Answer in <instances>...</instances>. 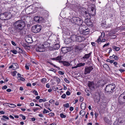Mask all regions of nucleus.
<instances>
[{"label": "nucleus", "mask_w": 125, "mask_h": 125, "mask_svg": "<svg viewBox=\"0 0 125 125\" xmlns=\"http://www.w3.org/2000/svg\"><path fill=\"white\" fill-rule=\"evenodd\" d=\"M13 25L15 30L20 31L23 29L25 24L24 21L21 20H18L14 22Z\"/></svg>", "instance_id": "1"}, {"label": "nucleus", "mask_w": 125, "mask_h": 125, "mask_svg": "<svg viewBox=\"0 0 125 125\" xmlns=\"http://www.w3.org/2000/svg\"><path fill=\"white\" fill-rule=\"evenodd\" d=\"M71 40L73 42H81L84 41L85 39L83 37L79 36L76 35H73L71 37Z\"/></svg>", "instance_id": "2"}, {"label": "nucleus", "mask_w": 125, "mask_h": 125, "mask_svg": "<svg viewBox=\"0 0 125 125\" xmlns=\"http://www.w3.org/2000/svg\"><path fill=\"white\" fill-rule=\"evenodd\" d=\"M71 21L72 23L79 26L82 25L83 22L82 20L78 17H73L71 19Z\"/></svg>", "instance_id": "3"}, {"label": "nucleus", "mask_w": 125, "mask_h": 125, "mask_svg": "<svg viewBox=\"0 0 125 125\" xmlns=\"http://www.w3.org/2000/svg\"><path fill=\"white\" fill-rule=\"evenodd\" d=\"M115 86L113 84H109L106 85L104 89L105 92L108 93L109 94L113 93V90L115 89Z\"/></svg>", "instance_id": "4"}, {"label": "nucleus", "mask_w": 125, "mask_h": 125, "mask_svg": "<svg viewBox=\"0 0 125 125\" xmlns=\"http://www.w3.org/2000/svg\"><path fill=\"white\" fill-rule=\"evenodd\" d=\"M82 13L84 15L86 19L90 18V14L87 11L86 9L85 8H83L81 9Z\"/></svg>", "instance_id": "5"}, {"label": "nucleus", "mask_w": 125, "mask_h": 125, "mask_svg": "<svg viewBox=\"0 0 125 125\" xmlns=\"http://www.w3.org/2000/svg\"><path fill=\"white\" fill-rule=\"evenodd\" d=\"M42 29L41 26L39 25L33 26L32 28V31L34 33H37L40 31Z\"/></svg>", "instance_id": "6"}, {"label": "nucleus", "mask_w": 125, "mask_h": 125, "mask_svg": "<svg viewBox=\"0 0 125 125\" xmlns=\"http://www.w3.org/2000/svg\"><path fill=\"white\" fill-rule=\"evenodd\" d=\"M85 46V44H81L78 45H76L74 47L75 50L76 52H79L84 48Z\"/></svg>", "instance_id": "7"}, {"label": "nucleus", "mask_w": 125, "mask_h": 125, "mask_svg": "<svg viewBox=\"0 0 125 125\" xmlns=\"http://www.w3.org/2000/svg\"><path fill=\"white\" fill-rule=\"evenodd\" d=\"M93 68L92 66L85 67L84 69V74L86 75L87 74L90 73L93 70Z\"/></svg>", "instance_id": "8"}, {"label": "nucleus", "mask_w": 125, "mask_h": 125, "mask_svg": "<svg viewBox=\"0 0 125 125\" xmlns=\"http://www.w3.org/2000/svg\"><path fill=\"white\" fill-rule=\"evenodd\" d=\"M95 84L93 81H89L88 82V86L91 90H93L95 89Z\"/></svg>", "instance_id": "9"}, {"label": "nucleus", "mask_w": 125, "mask_h": 125, "mask_svg": "<svg viewBox=\"0 0 125 125\" xmlns=\"http://www.w3.org/2000/svg\"><path fill=\"white\" fill-rule=\"evenodd\" d=\"M43 46L40 45L37 47L36 48V51L39 52H42L45 51V49L44 48Z\"/></svg>", "instance_id": "10"}, {"label": "nucleus", "mask_w": 125, "mask_h": 125, "mask_svg": "<svg viewBox=\"0 0 125 125\" xmlns=\"http://www.w3.org/2000/svg\"><path fill=\"white\" fill-rule=\"evenodd\" d=\"M118 121L120 125H125V118H119Z\"/></svg>", "instance_id": "11"}, {"label": "nucleus", "mask_w": 125, "mask_h": 125, "mask_svg": "<svg viewBox=\"0 0 125 125\" xmlns=\"http://www.w3.org/2000/svg\"><path fill=\"white\" fill-rule=\"evenodd\" d=\"M123 94H121L119 97V102L120 104H123L125 103V100L122 97V96H123Z\"/></svg>", "instance_id": "12"}, {"label": "nucleus", "mask_w": 125, "mask_h": 125, "mask_svg": "<svg viewBox=\"0 0 125 125\" xmlns=\"http://www.w3.org/2000/svg\"><path fill=\"white\" fill-rule=\"evenodd\" d=\"M5 14L6 20H9L12 17V15L10 12H5Z\"/></svg>", "instance_id": "13"}, {"label": "nucleus", "mask_w": 125, "mask_h": 125, "mask_svg": "<svg viewBox=\"0 0 125 125\" xmlns=\"http://www.w3.org/2000/svg\"><path fill=\"white\" fill-rule=\"evenodd\" d=\"M91 10L90 11V12L89 13L90 15L94 16L95 14V10L93 7H92L91 9Z\"/></svg>", "instance_id": "14"}, {"label": "nucleus", "mask_w": 125, "mask_h": 125, "mask_svg": "<svg viewBox=\"0 0 125 125\" xmlns=\"http://www.w3.org/2000/svg\"><path fill=\"white\" fill-rule=\"evenodd\" d=\"M85 23L86 25L88 26L91 27L93 26V22L91 21L90 20H89V19H88V20H87V21H86Z\"/></svg>", "instance_id": "15"}, {"label": "nucleus", "mask_w": 125, "mask_h": 125, "mask_svg": "<svg viewBox=\"0 0 125 125\" xmlns=\"http://www.w3.org/2000/svg\"><path fill=\"white\" fill-rule=\"evenodd\" d=\"M103 82V81L102 80L98 81L96 84V87H98L101 86H103L104 85V84H103L101 83Z\"/></svg>", "instance_id": "16"}, {"label": "nucleus", "mask_w": 125, "mask_h": 125, "mask_svg": "<svg viewBox=\"0 0 125 125\" xmlns=\"http://www.w3.org/2000/svg\"><path fill=\"white\" fill-rule=\"evenodd\" d=\"M0 19L2 20H6L5 12L4 13H2L0 14Z\"/></svg>", "instance_id": "17"}, {"label": "nucleus", "mask_w": 125, "mask_h": 125, "mask_svg": "<svg viewBox=\"0 0 125 125\" xmlns=\"http://www.w3.org/2000/svg\"><path fill=\"white\" fill-rule=\"evenodd\" d=\"M61 62L64 66H69L72 65L70 64V63H69V62L66 61H61Z\"/></svg>", "instance_id": "18"}, {"label": "nucleus", "mask_w": 125, "mask_h": 125, "mask_svg": "<svg viewBox=\"0 0 125 125\" xmlns=\"http://www.w3.org/2000/svg\"><path fill=\"white\" fill-rule=\"evenodd\" d=\"M87 28V27H86L85 26H80L79 28V30L83 32L84 30H85Z\"/></svg>", "instance_id": "19"}, {"label": "nucleus", "mask_w": 125, "mask_h": 125, "mask_svg": "<svg viewBox=\"0 0 125 125\" xmlns=\"http://www.w3.org/2000/svg\"><path fill=\"white\" fill-rule=\"evenodd\" d=\"M91 54V53H90L87 54H85L84 56H83L82 58L83 59H87L88 58L90 57Z\"/></svg>", "instance_id": "20"}, {"label": "nucleus", "mask_w": 125, "mask_h": 125, "mask_svg": "<svg viewBox=\"0 0 125 125\" xmlns=\"http://www.w3.org/2000/svg\"><path fill=\"white\" fill-rule=\"evenodd\" d=\"M42 45L44 46V48L45 49V48H48L50 46V44L48 42H44L43 44Z\"/></svg>", "instance_id": "21"}, {"label": "nucleus", "mask_w": 125, "mask_h": 125, "mask_svg": "<svg viewBox=\"0 0 125 125\" xmlns=\"http://www.w3.org/2000/svg\"><path fill=\"white\" fill-rule=\"evenodd\" d=\"M86 104L84 103H82L81 105V107L82 110H84L86 108Z\"/></svg>", "instance_id": "22"}, {"label": "nucleus", "mask_w": 125, "mask_h": 125, "mask_svg": "<svg viewBox=\"0 0 125 125\" xmlns=\"http://www.w3.org/2000/svg\"><path fill=\"white\" fill-rule=\"evenodd\" d=\"M62 52L63 53H66L68 52V50L66 47H63L61 49Z\"/></svg>", "instance_id": "23"}, {"label": "nucleus", "mask_w": 125, "mask_h": 125, "mask_svg": "<svg viewBox=\"0 0 125 125\" xmlns=\"http://www.w3.org/2000/svg\"><path fill=\"white\" fill-rule=\"evenodd\" d=\"M62 59V57L61 56H58L56 58H54V59L55 60H56L58 61L60 63H61V62L62 61H61Z\"/></svg>", "instance_id": "24"}, {"label": "nucleus", "mask_w": 125, "mask_h": 125, "mask_svg": "<svg viewBox=\"0 0 125 125\" xmlns=\"http://www.w3.org/2000/svg\"><path fill=\"white\" fill-rule=\"evenodd\" d=\"M59 45L58 43H55L53 46V48L54 49H58L59 48Z\"/></svg>", "instance_id": "25"}, {"label": "nucleus", "mask_w": 125, "mask_h": 125, "mask_svg": "<svg viewBox=\"0 0 125 125\" xmlns=\"http://www.w3.org/2000/svg\"><path fill=\"white\" fill-rule=\"evenodd\" d=\"M14 66H16V68H18V64H14V65H11L9 67V68L10 69V68H13V70H15V67Z\"/></svg>", "instance_id": "26"}, {"label": "nucleus", "mask_w": 125, "mask_h": 125, "mask_svg": "<svg viewBox=\"0 0 125 125\" xmlns=\"http://www.w3.org/2000/svg\"><path fill=\"white\" fill-rule=\"evenodd\" d=\"M112 47L116 51H118L120 49L119 47H116L115 46H113Z\"/></svg>", "instance_id": "27"}, {"label": "nucleus", "mask_w": 125, "mask_h": 125, "mask_svg": "<svg viewBox=\"0 0 125 125\" xmlns=\"http://www.w3.org/2000/svg\"><path fill=\"white\" fill-rule=\"evenodd\" d=\"M39 17L38 16H35L34 18V21L38 22H39Z\"/></svg>", "instance_id": "28"}, {"label": "nucleus", "mask_w": 125, "mask_h": 125, "mask_svg": "<svg viewBox=\"0 0 125 125\" xmlns=\"http://www.w3.org/2000/svg\"><path fill=\"white\" fill-rule=\"evenodd\" d=\"M85 113L83 110H81L79 113V114L82 116H83L85 115Z\"/></svg>", "instance_id": "29"}, {"label": "nucleus", "mask_w": 125, "mask_h": 125, "mask_svg": "<svg viewBox=\"0 0 125 125\" xmlns=\"http://www.w3.org/2000/svg\"><path fill=\"white\" fill-rule=\"evenodd\" d=\"M17 79L18 80H20L22 81H24L25 80V79L24 78L21 76L18 77Z\"/></svg>", "instance_id": "30"}, {"label": "nucleus", "mask_w": 125, "mask_h": 125, "mask_svg": "<svg viewBox=\"0 0 125 125\" xmlns=\"http://www.w3.org/2000/svg\"><path fill=\"white\" fill-rule=\"evenodd\" d=\"M46 81L47 79L45 78H43L41 79V82L42 83H44L46 82Z\"/></svg>", "instance_id": "31"}, {"label": "nucleus", "mask_w": 125, "mask_h": 125, "mask_svg": "<svg viewBox=\"0 0 125 125\" xmlns=\"http://www.w3.org/2000/svg\"><path fill=\"white\" fill-rule=\"evenodd\" d=\"M85 65V63H80L79 64H78L77 65V66L78 67H80L81 66H84Z\"/></svg>", "instance_id": "32"}, {"label": "nucleus", "mask_w": 125, "mask_h": 125, "mask_svg": "<svg viewBox=\"0 0 125 125\" xmlns=\"http://www.w3.org/2000/svg\"><path fill=\"white\" fill-rule=\"evenodd\" d=\"M2 117H3V118H1V119L2 120H5L4 118H5L7 120H9V117L7 116L4 115Z\"/></svg>", "instance_id": "33"}, {"label": "nucleus", "mask_w": 125, "mask_h": 125, "mask_svg": "<svg viewBox=\"0 0 125 125\" xmlns=\"http://www.w3.org/2000/svg\"><path fill=\"white\" fill-rule=\"evenodd\" d=\"M46 101V100L45 98L43 99H39V102L40 103H42V102H44Z\"/></svg>", "instance_id": "34"}, {"label": "nucleus", "mask_w": 125, "mask_h": 125, "mask_svg": "<svg viewBox=\"0 0 125 125\" xmlns=\"http://www.w3.org/2000/svg\"><path fill=\"white\" fill-rule=\"evenodd\" d=\"M26 40H27L26 41L28 43H30L32 42L31 41L32 39L31 38H28H28H27V39H26Z\"/></svg>", "instance_id": "35"}, {"label": "nucleus", "mask_w": 125, "mask_h": 125, "mask_svg": "<svg viewBox=\"0 0 125 125\" xmlns=\"http://www.w3.org/2000/svg\"><path fill=\"white\" fill-rule=\"evenodd\" d=\"M60 116L62 118H64L66 117V115H63L62 113H61L60 115Z\"/></svg>", "instance_id": "36"}, {"label": "nucleus", "mask_w": 125, "mask_h": 125, "mask_svg": "<svg viewBox=\"0 0 125 125\" xmlns=\"http://www.w3.org/2000/svg\"><path fill=\"white\" fill-rule=\"evenodd\" d=\"M49 111L47 110H46L45 109H44L43 110V114H46L48 113H49Z\"/></svg>", "instance_id": "37"}, {"label": "nucleus", "mask_w": 125, "mask_h": 125, "mask_svg": "<svg viewBox=\"0 0 125 125\" xmlns=\"http://www.w3.org/2000/svg\"><path fill=\"white\" fill-rule=\"evenodd\" d=\"M105 35L104 33V32H102L101 33V35L99 37H100V38H103L104 37Z\"/></svg>", "instance_id": "38"}, {"label": "nucleus", "mask_w": 125, "mask_h": 125, "mask_svg": "<svg viewBox=\"0 0 125 125\" xmlns=\"http://www.w3.org/2000/svg\"><path fill=\"white\" fill-rule=\"evenodd\" d=\"M63 106L66 108H68L69 106V104L68 103H67L66 104L63 105Z\"/></svg>", "instance_id": "39"}, {"label": "nucleus", "mask_w": 125, "mask_h": 125, "mask_svg": "<svg viewBox=\"0 0 125 125\" xmlns=\"http://www.w3.org/2000/svg\"><path fill=\"white\" fill-rule=\"evenodd\" d=\"M89 31V29H88V28H87L86 29H85V30H84V31L83 32V33H85L86 32H88Z\"/></svg>", "instance_id": "40"}, {"label": "nucleus", "mask_w": 125, "mask_h": 125, "mask_svg": "<svg viewBox=\"0 0 125 125\" xmlns=\"http://www.w3.org/2000/svg\"><path fill=\"white\" fill-rule=\"evenodd\" d=\"M19 116H20L21 117L23 120H25V116H23V115L22 114H20L19 115Z\"/></svg>", "instance_id": "41"}, {"label": "nucleus", "mask_w": 125, "mask_h": 125, "mask_svg": "<svg viewBox=\"0 0 125 125\" xmlns=\"http://www.w3.org/2000/svg\"><path fill=\"white\" fill-rule=\"evenodd\" d=\"M101 38L99 37L98 39L96 40V42L98 43H99V42H101Z\"/></svg>", "instance_id": "42"}, {"label": "nucleus", "mask_w": 125, "mask_h": 125, "mask_svg": "<svg viewBox=\"0 0 125 125\" xmlns=\"http://www.w3.org/2000/svg\"><path fill=\"white\" fill-rule=\"evenodd\" d=\"M109 45V42L105 44H104L103 46V48H104L105 47Z\"/></svg>", "instance_id": "43"}, {"label": "nucleus", "mask_w": 125, "mask_h": 125, "mask_svg": "<svg viewBox=\"0 0 125 125\" xmlns=\"http://www.w3.org/2000/svg\"><path fill=\"white\" fill-rule=\"evenodd\" d=\"M17 73V71H14L12 73V75L13 76H14L16 75V73Z\"/></svg>", "instance_id": "44"}, {"label": "nucleus", "mask_w": 125, "mask_h": 125, "mask_svg": "<svg viewBox=\"0 0 125 125\" xmlns=\"http://www.w3.org/2000/svg\"><path fill=\"white\" fill-rule=\"evenodd\" d=\"M66 95L65 94H63L61 96V97L63 99H64L66 98Z\"/></svg>", "instance_id": "45"}, {"label": "nucleus", "mask_w": 125, "mask_h": 125, "mask_svg": "<svg viewBox=\"0 0 125 125\" xmlns=\"http://www.w3.org/2000/svg\"><path fill=\"white\" fill-rule=\"evenodd\" d=\"M33 93H34V94L35 95H38V93L37 91L35 90H34L33 91Z\"/></svg>", "instance_id": "46"}, {"label": "nucleus", "mask_w": 125, "mask_h": 125, "mask_svg": "<svg viewBox=\"0 0 125 125\" xmlns=\"http://www.w3.org/2000/svg\"><path fill=\"white\" fill-rule=\"evenodd\" d=\"M11 51L14 54H16L17 53V51L15 50H11Z\"/></svg>", "instance_id": "47"}, {"label": "nucleus", "mask_w": 125, "mask_h": 125, "mask_svg": "<svg viewBox=\"0 0 125 125\" xmlns=\"http://www.w3.org/2000/svg\"><path fill=\"white\" fill-rule=\"evenodd\" d=\"M64 80L67 83H70L69 81L66 78H64Z\"/></svg>", "instance_id": "48"}, {"label": "nucleus", "mask_w": 125, "mask_h": 125, "mask_svg": "<svg viewBox=\"0 0 125 125\" xmlns=\"http://www.w3.org/2000/svg\"><path fill=\"white\" fill-rule=\"evenodd\" d=\"M103 67L104 68H107L108 67V66L107 64H104Z\"/></svg>", "instance_id": "49"}, {"label": "nucleus", "mask_w": 125, "mask_h": 125, "mask_svg": "<svg viewBox=\"0 0 125 125\" xmlns=\"http://www.w3.org/2000/svg\"><path fill=\"white\" fill-rule=\"evenodd\" d=\"M58 73L59 74L61 75H63L64 74V73L61 71H59Z\"/></svg>", "instance_id": "50"}, {"label": "nucleus", "mask_w": 125, "mask_h": 125, "mask_svg": "<svg viewBox=\"0 0 125 125\" xmlns=\"http://www.w3.org/2000/svg\"><path fill=\"white\" fill-rule=\"evenodd\" d=\"M49 115L50 116H53L54 115V114L53 113H51L49 114Z\"/></svg>", "instance_id": "51"}, {"label": "nucleus", "mask_w": 125, "mask_h": 125, "mask_svg": "<svg viewBox=\"0 0 125 125\" xmlns=\"http://www.w3.org/2000/svg\"><path fill=\"white\" fill-rule=\"evenodd\" d=\"M39 22H40L43 20V19L42 17H39Z\"/></svg>", "instance_id": "52"}, {"label": "nucleus", "mask_w": 125, "mask_h": 125, "mask_svg": "<svg viewBox=\"0 0 125 125\" xmlns=\"http://www.w3.org/2000/svg\"><path fill=\"white\" fill-rule=\"evenodd\" d=\"M50 64L51 65H52V66H53L54 67H56V68H59V67L56 66L55 65H54V64H53L52 63H50Z\"/></svg>", "instance_id": "53"}, {"label": "nucleus", "mask_w": 125, "mask_h": 125, "mask_svg": "<svg viewBox=\"0 0 125 125\" xmlns=\"http://www.w3.org/2000/svg\"><path fill=\"white\" fill-rule=\"evenodd\" d=\"M40 109L39 108H34L33 109V110L34 111V112H35L36 111H37L38 110Z\"/></svg>", "instance_id": "54"}, {"label": "nucleus", "mask_w": 125, "mask_h": 125, "mask_svg": "<svg viewBox=\"0 0 125 125\" xmlns=\"http://www.w3.org/2000/svg\"><path fill=\"white\" fill-rule=\"evenodd\" d=\"M114 58L115 60H118V57L117 56H115V55H114V57H113Z\"/></svg>", "instance_id": "55"}, {"label": "nucleus", "mask_w": 125, "mask_h": 125, "mask_svg": "<svg viewBox=\"0 0 125 125\" xmlns=\"http://www.w3.org/2000/svg\"><path fill=\"white\" fill-rule=\"evenodd\" d=\"M7 88V87L6 85H4L2 87V89H5Z\"/></svg>", "instance_id": "56"}, {"label": "nucleus", "mask_w": 125, "mask_h": 125, "mask_svg": "<svg viewBox=\"0 0 125 125\" xmlns=\"http://www.w3.org/2000/svg\"><path fill=\"white\" fill-rule=\"evenodd\" d=\"M54 100L51 99L49 101V102L50 103H52V102H54Z\"/></svg>", "instance_id": "57"}, {"label": "nucleus", "mask_w": 125, "mask_h": 125, "mask_svg": "<svg viewBox=\"0 0 125 125\" xmlns=\"http://www.w3.org/2000/svg\"><path fill=\"white\" fill-rule=\"evenodd\" d=\"M11 43L14 46H15L16 45V44L13 41H11Z\"/></svg>", "instance_id": "58"}, {"label": "nucleus", "mask_w": 125, "mask_h": 125, "mask_svg": "<svg viewBox=\"0 0 125 125\" xmlns=\"http://www.w3.org/2000/svg\"><path fill=\"white\" fill-rule=\"evenodd\" d=\"M28 65H27L26 64L25 66V68L27 70H29V67Z\"/></svg>", "instance_id": "59"}, {"label": "nucleus", "mask_w": 125, "mask_h": 125, "mask_svg": "<svg viewBox=\"0 0 125 125\" xmlns=\"http://www.w3.org/2000/svg\"><path fill=\"white\" fill-rule=\"evenodd\" d=\"M66 94L67 95H70V93L69 91H67L66 92Z\"/></svg>", "instance_id": "60"}, {"label": "nucleus", "mask_w": 125, "mask_h": 125, "mask_svg": "<svg viewBox=\"0 0 125 125\" xmlns=\"http://www.w3.org/2000/svg\"><path fill=\"white\" fill-rule=\"evenodd\" d=\"M83 100V98L82 97H80V101L81 102H82Z\"/></svg>", "instance_id": "61"}, {"label": "nucleus", "mask_w": 125, "mask_h": 125, "mask_svg": "<svg viewBox=\"0 0 125 125\" xmlns=\"http://www.w3.org/2000/svg\"><path fill=\"white\" fill-rule=\"evenodd\" d=\"M26 86H31V84L30 83H28L26 84Z\"/></svg>", "instance_id": "62"}, {"label": "nucleus", "mask_w": 125, "mask_h": 125, "mask_svg": "<svg viewBox=\"0 0 125 125\" xmlns=\"http://www.w3.org/2000/svg\"><path fill=\"white\" fill-rule=\"evenodd\" d=\"M73 109L74 108L73 107H71L69 109L71 111H72L73 110Z\"/></svg>", "instance_id": "63"}, {"label": "nucleus", "mask_w": 125, "mask_h": 125, "mask_svg": "<svg viewBox=\"0 0 125 125\" xmlns=\"http://www.w3.org/2000/svg\"><path fill=\"white\" fill-rule=\"evenodd\" d=\"M18 48L19 49V52L20 53H22V51L21 49L19 47H18Z\"/></svg>", "instance_id": "64"}]
</instances>
